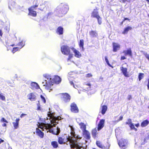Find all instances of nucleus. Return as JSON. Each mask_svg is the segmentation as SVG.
Listing matches in <instances>:
<instances>
[{
  "instance_id": "4468645a",
  "label": "nucleus",
  "mask_w": 149,
  "mask_h": 149,
  "mask_svg": "<svg viewBox=\"0 0 149 149\" xmlns=\"http://www.w3.org/2000/svg\"><path fill=\"white\" fill-rule=\"evenodd\" d=\"M98 10V9L96 8L95 9H94L93 11L92 12L91 14V17L93 18H97L99 16L98 12L97 11Z\"/></svg>"
},
{
  "instance_id": "603ef678",
  "label": "nucleus",
  "mask_w": 149,
  "mask_h": 149,
  "mask_svg": "<svg viewBox=\"0 0 149 149\" xmlns=\"http://www.w3.org/2000/svg\"><path fill=\"white\" fill-rule=\"evenodd\" d=\"M68 55H69L68 58L67 59L68 61L70 60V59L73 57V54H70Z\"/></svg>"
},
{
  "instance_id": "e2e57ef3",
  "label": "nucleus",
  "mask_w": 149,
  "mask_h": 149,
  "mask_svg": "<svg viewBox=\"0 0 149 149\" xmlns=\"http://www.w3.org/2000/svg\"><path fill=\"white\" fill-rule=\"evenodd\" d=\"M70 84L71 85H73L74 86V83H73V82L72 81H70Z\"/></svg>"
},
{
  "instance_id": "e433bc0d",
  "label": "nucleus",
  "mask_w": 149,
  "mask_h": 149,
  "mask_svg": "<svg viewBox=\"0 0 149 149\" xmlns=\"http://www.w3.org/2000/svg\"><path fill=\"white\" fill-rule=\"evenodd\" d=\"M0 99L3 101H6V97L2 93H0Z\"/></svg>"
},
{
  "instance_id": "20e7f679",
  "label": "nucleus",
  "mask_w": 149,
  "mask_h": 149,
  "mask_svg": "<svg viewBox=\"0 0 149 149\" xmlns=\"http://www.w3.org/2000/svg\"><path fill=\"white\" fill-rule=\"evenodd\" d=\"M47 116L48 117H50V118L52 119V120H51V124L53 125V124H56V121L57 120H61V117H55L54 116V114L52 113H51L50 111H49L47 114Z\"/></svg>"
},
{
  "instance_id": "f8f14e48",
  "label": "nucleus",
  "mask_w": 149,
  "mask_h": 149,
  "mask_svg": "<svg viewBox=\"0 0 149 149\" xmlns=\"http://www.w3.org/2000/svg\"><path fill=\"white\" fill-rule=\"evenodd\" d=\"M53 83L56 84H58L60 83L61 81V78L58 75H55L54 77L52 79Z\"/></svg>"
},
{
  "instance_id": "0e129e2a",
  "label": "nucleus",
  "mask_w": 149,
  "mask_h": 149,
  "mask_svg": "<svg viewBox=\"0 0 149 149\" xmlns=\"http://www.w3.org/2000/svg\"><path fill=\"white\" fill-rule=\"evenodd\" d=\"M75 138L76 139H81V138L80 137H79L78 136H75Z\"/></svg>"
},
{
  "instance_id": "c9c22d12",
  "label": "nucleus",
  "mask_w": 149,
  "mask_h": 149,
  "mask_svg": "<svg viewBox=\"0 0 149 149\" xmlns=\"http://www.w3.org/2000/svg\"><path fill=\"white\" fill-rule=\"evenodd\" d=\"M96 144L99 148H102L103 145L102 144L101 142L99 141H97L96 142Z\"/></svg>"
},
{
  "instance_id": "ddd939ff",
  "label": "nucleus",
  "mask_w": 149,
  "mask_h": 149,
  "mask_svg": "<svg viewBox=\"0 0 149 149\" xmlns=\"http://www.w3.org/2000/svg\"><path fill=\"white\" fill-rule=\"evenodd\" d=\"M83 135L84 137L86 139L89 140L91 138L90 133L86 130L83 132Z\"/></svg>"
},
{
  "instance_id": "a18cd8bd",
  "label": "nucleus",
  "mask_w": 149,
  "mask_h": 149,
  "mask_svg": "<svg viewBox=\"0 0 149 149\" xmlns=\"http://www.w3.org/2000/svg\"><path fill=\"white\" fill-rule=\"evenodd\" d=\"M60 132V129L57 127L56 128V131H55V135H58Z\"/></svg>"
},
{
  "instance_id": "c85d7f7f",
  "label": "nucleus",
  "mask_w": 149,
  "mask_h": 149,
  "mask_svg": "<svg viewBox=\"0 0 149 149\" xmlns=\"http://www.w3.org/2000/svg\"><path fill=\"white\" fill-rule=\"evenodd\" d=\"M110 145L108 141L106 142L102 146L103 149H109Z\"/></svg>"
},
{
  "instance_id": "79ce46f5",
  "label": "nucleus",
  "mask_w": 149,
  "mask_h": 149,
  "mask_svg": "<svg viewBox=\"0 0 149 149\" xmlns=\"http://www.w3.org/2000/svg\"><path fill=\"white\" fill-rule=\"evenodd\" d=\"M20 49L18 47H14L13 48L12 52L13 53H14L18 51Z\"/></svg>"
},
{
  "instance_id": "a19ab883",
  "label": "nucleus",
  "mask_w": 149,
  "mask_h": 149,
  "mask_svg": "<svg viewBox=\"0 0 149 149\" xmlns=\"http://www.w3.org/2000/svg\"><path fill=\"white\" fill-rule=\"evenodd\" d=\"M105 60L106 61V62L107 63V65L109 67H111L112 68H113V67L112 65H111V64H110L109 63V61H108V59H107V56H105Z\"/></svg>"
},
{
  "instance_id": "6ab92c4d",
  "label": "nucleus",
  "mask_w": 149,
  "mask_h": 149,
  "mask_svg": "<svg viewBox=\"0 0 149 149\" xmlns=\"http://www.w3.org/2000/svg\"><path fill=\"white\" fill-rule=\"evenodd\" d=\"M107 109V105H103L101 106V113L104 115L106 113Z\"/></svg>"
},
{
  "instance_id": "f704fd0d",
  "label": "nucleus",
  "mask_w": 149,
  "mask_h": 149,
  "mask_svg": "<svg viewBox=\"0 0 149 149\" xmlns=\"http://www.w3.org/2000/svg\"><path fill=\"white\" fill-rule=\"evenodd\" d=\"M71 127V130H72V131L71 132V133H70L71 134V135L72 136V137H73V138H75V137L76 135L75 134V132L74 131V130L73 129V128L72 127ZM69 136H67V138ZM69 137H70V136H69ZM71 138L72 139V137H71Z\"/></svg>"
},
{
  "instance_id": "1a4fd4ad",
  "label": "nucleus",
  "mask_w": 149,
  "mask_h": 149,
  "mask_svg": "<svg viewBox=\"0 0 149 149\" xmlns=\"http://www.w3.org/2000/svg\"><path fill=\"white\" fill-rule=\"evenodd\" d=\"M120 70L125 77H129V74L127 72V69L126 68H124L123 66L120 67Z\"/></svg>"
},
{
  "instance_id": "338daca9",
  "label": "nucleus",
  "mask_w": 149,
  "mask_h": 149,
  "mask_svg": "<svg viewBox=\"0 0 149 149\" xmlns=\"http://www.w3.org/2000/svg\"><path fill=\"white\" fill-rule=\"evenodd\" d=\"M45 6L44 7H43V8H39V9L40 10H41V11H43V9L45 8Z\"/></svg>"
},
{
  "instance_id": "a211bd4d",
  "label": "nucleus",
  "mask_w": 149,
  "mask_h": 149,
  "mask_svg": "<svg viewBox=\"0 0 149 149\" xmlns=\"http://www.w3.org/2000/svg\"><path fill=\"white\" fill-rule=\"evenodd\" d=\"M63 28L61 26L58 27L56 29V32L59 35H61L63 33Z\"/></svg>"
},
{
  "instance_id": "aec40b11",
  "label": "nucleus",
  "mask_w": 149,
  "mask_h": 149,
  "mask_svg": "<svg viewBox=\"0 0 149 149\" xmlns=\"http://www.w3.org/2000/svg\"><path fill=\"white\" fill-rule=\"evenodd\" d=\"M126 143L125 141L123 140H121L119 141L118 144L120 147L123 149H125L126 147Z\"/></svg>"
},
{
  "instance_id": "6e6d98bb",
  "label": "nucleus",
  "mask_w": 149,
  "mask_h": 149,
  "mask_svg": "<svg viewBox=\"0 0 149 149\" xmlns=\"http://www.w3.org/2000/svg\"><path fill=\"white\" fill-rule=\"evenodd\" d=\"M132 99V96L131 95H129L127 97V99L128 100H130Z\"/></svg>"
},
{
  "instance_id": "4c0bfd02",
  "label": "nucleus",
  "mask_w": 149,
  "mask_h": 149,
  "mask_svg": "<svg viewBox=\"0 0 149 149\" xmlns=\"http://www.w3.org/2000/svg\"><path fill=\"white\" fill-rule=\"evenodd\" d=\"M144 74L143 73H140L139 74L138 76V78L139 81H140L144 77Z\"/></svg>"
},
{
  "instance_id": "864d4df0",
  "label": "nucleus",
  "mask_w": 149,
  "mask_h": 149,
  "mask_svg": "<svg viewBox=\"0 0 149 149\" xmlns=\"http://www.w3.org/2000/svg\"><path fill=\"white\" fill-rule=\"evenodd\" d=\"M93 75L91 73H88L86 74V77H92Z\"/></svg>"
},
{
  "instance_id": "c756f323",
  "label": "nucleus",
  "mask_w": 149,
  "mask_h": 149,
  "mask_svg": "<svg viewBox=\"0 0 149 149\" xmlns=\"http://www.w3.org/2000/svg\"><path fill=\"white\" fill-rule=\"evenodd\" d=\"M58 143L61 145L64 144L65 143L64 138L62 137H58Z\"/></svg>"
},
{
  "instance_id": "393cba45",
  "label": "nucleus",
  "mask_w": 149,
  "mask_h": 149,
  "mask_svg": "<svg viewBox=\"0 0 149 149\" xmlns=\"http://www.w3.org/2000/svg\"><path fill=\"white\" fill-rule=\"evenodd\" d=\"M90 36L92 37H95L97 36V33L96 31L91 30L89 32Z\"/></svg>"
},
{
  "instance_id": "f257e3e1",
  "label": "nucleus",
  "mask_w": 149,
  "mask_h": 149,
  "mask_svg": "<svg viewBox=\"0 0 149 149\" xmlns=\"http://www.w3.org/2000/svg\"><path fill=\"white\" fill-rule=\"evenodd\" d=\"M67 141L70 142V146L72 149L76 148V149H84L85 148L82 146H79L78 143L77 142V139L73 140L71 137L67 138Z\"/></svg>"
},
{
  "instance_id": "0eeeda50",
  "label": "nucleus",
  "mask_w": 149,
  "mask_h": 149,
  "mask_svg": "<svg viewBox=\"0 0 149 149\" xmlns=\"http://www.w3.org/2000/svg\"><path fill=\"white\" fill-rule=\"evenodd\" d=\"M70 111L74 113H77L79 112L78 107L74 102L72 103L70 105Z\"/></svg>"
},
{
  "instance_id": "37998d69",
  "label": "nucleus",
  "mask_w": 149,
  "mask_h": 149,
  "mask_svg": "<svg viewBox=\"0 0 149 149\" xmlns=\"http://www.w3.org/2000/svg\"><path fill=\"white\" fill-rule=\"evenodd\" d=\"M96 18L97 19L98 23L99 24H101L102 23V21H101L102 18H101L99 16Z\"/></svg>"
},
{
  "instance_id": "7ed1b4c3",
  "label": "nucleus",
  "mask_w": 149,
  "mask_h": 149,
  "mask_svg": "<svg viewBox=\"0 0 149 149\" xmlns=\"http://www.w3.org/2000/svg\"><path fill=\"white\" fill-rule=\"evenodd\" d=\"M61 99L65 103L69 102L71 99V96L67 93H62L60 94Z\"/></svg>"
},
{
  "instance_id": "ea45409f",
  "label": "nucleus",
  "mask_w": 149,
  "mask_h": 149,
  "mask_svg": "<svg viewBox=\"0 0 149 149\" xmlns=\"http://www.w3.org/2000/svg\"><path fill=\"white\" fill-rule=\"evenodd\" d=\"M38 5L37 4H35V5H33L31 6V7L28 8V9H30L32 10H33L34 9H36V8L38 7Z\"/></svg>"
},
{
  "instance_id": "2eb2a0df",
  "label": "nucleus",
  "mask_w": 149,
  "mask_h": 149,
  "mask_svg": "<svg viewBox=\"0 0 149 149\" xmlns=\"http://www.w3.org/2000/svg\"><path fill=\"white\" fill-rule=\"evenodd\" d=\"M36 132L37 135L40 138H42L44 136V133L40 130L38 128H37L36 129Z\"/></svg>"
},
{
  "instance_id": "f3484780",
  "label": "nucleus",
  "mask_w": 149,
  "mask_h": 149,
  "mask_svg": "<svg viewBox=\"0 0 149 149\" xmlns=\"http://www.w3.org/2000/svg\"><path fill=\"white\" fill-rule=\"evenodd\" d=\"M19 120L20 119L19 118H17L15 120V122L13 123V127L15 129H17L19 127Z\"/></svg>"
},
{
  "instance_id": "58836bf2",
  "label": "nucleus",
  "mask_w": 149,
  "mask_h": 149,
  "mask_svg": "<svg viewBox=\"0 0 149 149\" xmlns=\"http://www.w3.org/2000/svg\"><path fill=\"white\" fill-rule=\"evenodd\" d=\"M129 125V126L130 127V128L131 130H134L135 131H137V129L134 127V125L132 123H131V124H130Z\"/></svg>"
},
{
  "instance_id": "72a5a7b5",
  "label": "nucleus",
  "mask_w": 149,
  "mask_h": 149,
  "mask_svg": "<svg viewBox=\"0 0 149 149\" xmlns=\"http://www.w3.org/2000/svg\"><path fill=\"white\" fill-rule=\"evenodd\" d=\"M18 46V47L21 49L24 45V44L22 41H21L18 43V44L16 45Z\"/></svg>"
},
{
  "instance_id": "4be33fe9",
  "label": "nucleus",
  "mask_w": 149,
  "mask_h": 149,
  "mask_svg": "<svg viewBox=\"0 0 149 149\" xmlns=\"http://www.w3.org/2000/svg\"><path fill=\"white\" fill-rule=\"evenodd\" d=\"M72 49L73 50L74 53V55L75 57L77 58H79L81 56V54L78 51L74 48H72Z\"/></svg>"
},
{
  "instance_id": "680f3d73",
  "label": "nucleus",
  "mask_w": 149,
  "mask_h": 149,
  "mask_svg": "<svg viewBox=\"0 0 149 149\" xmlns=\"http://www.w3.org/2000/svg\"><path fill=\"white\" fill-rule=\"evenodd\" d=\"M2 35H3V33L1 29H0V36H1V37H2Z\"/></svg>"
},
{
  "instance_id": "3c124183",
  "label": "nucleus",
  "mask_w": 149,
  "mask_h": 149,
  "mask_svg": "<svg viewBox=\"0 0 149 149\" xmlns=\"http://www.w3.org/2000/svg\"><path fill=\"white\" fill-rule=\"evenodd\" d=\"M146 58H147L149 61V54L147 53H145L143 54Z\"/></svg>"
},
{
  "instance_id": "a878e982",
  "label": "nucleus",
  "mask_w": 149,
  "mask_h": 149,
  "mask_svg": "<svg viewBox=\"0 0 149 149\" xmlns=\"http://www.w3.org/2000/svg\"><path fill=\"white\" fill-rule=\"evenodd\" d=\"M80 128L82 130V132L86 130V125L83 123H80L79 124Z\"/></svg>"
},
{
  "instance_id": "69168bd1",
  "label": "nucleus",
  "mask_w": 149,
  "mask_h": 149,
  "mask_svg": "<svg viewBox=\"0 0 149 149\" xmlns=\"http://www.w3.org/2000/svg\"><path fill=\"white\" fill-rule=\"evenodd\" d=\"M4 142V140L0 138V144L1 143L3 142Z\"/></svg>"
},
{
  "instance_id": "9b49d317",
  "label": "nucleus",
  "mask_w": 149,
  "mask_h": 149,
  "mask_svg": "<svg viewBox=\"0 0 149 149\" xmlns=\"http://www.w3.org/2000/svg\"><path fill=\"white\" fill-rule=\"evenodd\" d=\"M113 45V51L114 52H116L119 50L120 48V45L118 44L113 42L112 43Z\"/></svg>"
},
{
  "instance_id": "5701e85b",
  "label": "nucleus",
  "mask_w": 149,
  "mask_h": 149,
  "mask_svg": "<svg viewBox=\"0 0 149 149\" xmlns=\"http://www.w3.org/2000/svg\"><path fill=\"white\" fill-rule=\"evenodd\" d=\"M132 29V27L130 26H128L125 28L123 30V31L122 32V34H127L128 31L129 30H131Z\"/></svg>"
},
{
  "instance_id": "9d476101",
  "label": "nucleus",
  "mask_w": 149,
  "mask_h": 149,
  "mask_svg": "<svg viewBox=\"0 0 149 149\" xmlns=\"http://www.w3.org/2000/svg\"><path fill=\"white\" fill-rule=\"evenodd\" d=\"M104 119H102L100 120L97 125V130L98 131H100L104 127Z\"/></svg>"
},
{
  "instance_id": "423d86ee",
  "label": "nucleus",
  "mask_w": 149,
  "mask_h": 149,
  "mask_svg": "<svg viewBox=\"0 0 149 149\" xmlns=\"http://www.w3.org/2000/svg\"><path fill=\"white\" fill-rule=\"evenodd\" d=\"M68 10V8L67 6H63L58 11V15L59 17H62L65 14Z\"/></svg>"
},
{
  "instance_id": "13d9d810",
  "label": "nucleus",
  "mask_w": 149,
  "mask_h": 149,
  "mask_svg": "<svg viewBox=\"0 0 149 149\" xmlns=\"http://www.w3.org/2000/svg\"><path fill=\"white\" fill-rule=\"evenodd\" d=\"M126 58L124 56H122L120 58V60H123L125 59Z\"/></svg>"
},
{
  "instance_id": "dca6fc26",
  "label": "nucleus",
  "mask_w": 149,
  "mask_h": 149,
  "mask_svg": "<svg viewBox=\"0 0 149 149\" xmlns=\"http://www.w3.org/2000/svg\"><path fill=\"white\" fill-rule=\"evenodd\" d=\"M123 52L125 56L128 55L131 57H132V50L130 48H129L126 50L123 51Z\"/></svg>"
},
{
  "instance_id": "bf43d9fd",
  "label": "nucleus",
  "mask_w": 149,
  "mask_h": 149,
  "mask_svg": "<svg viewBox=\"0 0 149 149\" xmlns=\"http://www.w3.org/2000/svg\"><path fill=\"white\" fill-rule=\"evenodd\" d=\"M127 20L128 21L130 20V19L128 18L127 17H125L124 19H123V22H125V20Z\"/></svg>"
},
{
  "instance_id": "412c9836",
  "label": "nucleus",
  "mask_w": 149,
  "mask_h": 149,
  "mask_svg": "<svg viewBox=\"0 0 149 149\" xmlns=\"http://www.w3.org/2000/svg\"><path fill=\"white\" fill-rule=\"evenodd\" d=\"M28 10L29 11L28 15L31 16L33 17H36L37 16V13L36 11L30 9H28Z\"/></svg>"
},
{
  "instance_id": "4d7b16f0",
  "label": "nucleus",
  "mask_w": 149,
  "mask_h": 149,
  "mask_svg": "<svg viewBox=\"0 0 149 149\" xmlns=\"http://www.w3.org/2000/svg\"><path fill=\"white\" fill-rule=\"evenodd\" d=\"M27 115L25 113H22L20 116V117L21 118H22L24 116H26Z\"/></svg>"
},
{
  "instance_id": "6e6552de",
  "label": "nucleus",
  "mask_w": 149,
  "mask_h": 149,
  "mask_svg": "<svg viewBox=\"0 0 149 149\" xmlns=\"http://www.w3.org/2000/svg\"><path fill=\"white\" fill-rule=\"evenodd\" d=\"M28 98L31 101H35L36 100V96L35 93H30L27 95Z\"/></svg>"
},
{
  "instance_id": "49530a36",
  "label": "nucleus",
  "mask_w": 149,
  "mask_h": 149,
  "mask_svg": "<svg viewBox=\"0 0 149 149\" xmlns=\"http://www.w3.org/2000/svg\"><path fill=\"white\" fill-rule=\"evenodd\" d=\"M40 97L43 102L44 103H45L46 102V100L45 97H43L42 95H41Z\"/></svg>"
},
{
  "instance_id": "7c9ffc66",
  "label": "nucleus",
  "mask_w": 149,
  "mask_h": 149,
  "mask_svg": "<svg viewBox=\"0 0 149 149\" xmlns=\"http://www.w3.org/2000/svg\"><path fill=\"white\" fill-rule=\"evenodd\" d=\"M149 123V122L148 120H143L141 123V127H144L147 126Z\"/></svg>"
},
{
  "instance_id": "c03bdc74",
  "label": "nucleus",
  "mask_w": 149,
  "mask_h": 149,
  "mask_svg": "<svg viewBox=\"0 0 149 149\" xmlns=\"http://www.w3.org/2000/svg\"><path fill=\"white\" fill-rule=\"evenodd\" d=\"M51 128H50V129H46V130H49L47 131V132H49L51 133L52 134L55 135L54 130L52 129H51Z\"/></svg>"
},
{
  "instance_id": "473e14b6",
  "label": "nucleus",
  "mask_w": 149,
  "mask_h": 149,
  "mask_svg": "<svg viewBox=\"0 0 149 149\" xmlns=\"http://www.w3.org/2000/svg\"><path fill=\"white\" fill-rule=\"evenodd\" d=\"M79 46L80 47L82 48V49L84 48V41L83 40H80L79 43Z\"/></svg>"
},
{
  "instance_id": "774afa93",
  "label": "nucleus",
  "mask_w": 149,
  "mask_h": 149,
  "mask_svg": "<svg viewBox=\"0 0 149 149\" xmlns=\"http://www.w3.org/2000/svg\"><path fill=\"white\" fill-rule=\"evenodd\" d=\"M135 126L137 127H138L139 126V123H138L135 125Z\"/></svg>"
},
{
  "instance_id": "052dcab7",
  "label": "nucleus",
  "mask_w": 149,
  "mask_h": 149,
  "mask_svg": "<svg viewBox=\"0 0 149 149\" xmlns=\"http://www.w3.org/2000/svg\"><path fill=\"white\" fill-rule=\"evenodd\" d=\"M123 119V116H120V117H119V119L118 120V121H120V120H122Z\"/></svg>"
},
{
  "instance_id": "cd10ccee",
  "label": "nucleus",
  "mask_w": 149,
  "mask_h": 149,
  "mask_svg": "<svg viewBox=\"0 0 149 149\" xmlns=\"http://www.w3.org/2000/svg\"><path fill=\"white\" fill-rule=\"evenodd\" d=\"M31 86L32 89L35 88L37 89L40 88V87L38 84L35 82L32 83Z\"/></svg>"
},
{
  "instance_id": "8fccbe9b",
  "label": "nucleus",
  "mask_w": 149,
  "mask_h": 149,
  "mask_svg": "<svg viewBox=\"0 0 149 149\" xmlns=\"http://www.w3.org/2000/svg\"><path fill=\"white\" fill-rule=\"evenodd\" d=\"M37 110H41V107H40V105L39 101H38V103L37 104Z\"/></svg>"
},
{
  "instance_id": "5fc2aeb1",
  "label": "nucleus",
  "mask_w": 149,
  "mask_h": 149,
  "mask_svg": "<svg viewBox=\"0 0 149 149\" xmlns=\"http://www.w3.org/2000/svg\"><path fill=\"white\" fill-rule=\"evenodd\" d=\"M147 89L149 90V78L147 79Z\"/></svg>"
},
{
  "instance_id": "de8ad7c7",
  "label": "nucleus",
  "mask_w": 149,
  "mask_h": 149,
  "mask_svg": "<svg viewBox=\"0 0 149 149\" xmlns=\"http://www.w3.org/2000/svg\"><path fill=\"white\" fill-rule=\"evenodd\" d=\"M43 76L45 78H47V79H50L51 80V78H50V77L49 75L47 74H45Z\"/></svg>"
},
{
  "instance_id": "2f4dec72",
  "label": "nucleus",
  "mask_w": 149,
  "mask_h": 149,
  "mask_svg": "<svg viewBox=\"0 0 149 149\" xmlns=\"http://www.w3.org/2000/svg\"><path fill=\"white\" fill-rule=\"evenodd\" d=\"M52 146L54 148H57L58 147L57 142L55 141H52L51 143Z\"/></svg>"
},
{
  "instance_id": "09e8293b",
  "label": "nucleus",
  "mask_w": 149,
  "mask_h": 149,
  "mask_svg": "<svg viewBox=\"0 0 149 149\" xmlns=\"http://www.w3.org/2000/svg\"><path fill=\"white\" fill-rule=\"evenodd\" d=\"M128 122H126V124L130 125L131 123H132L131 120L130 119H128L127 120Z\"/></svg>"
},
{
  "instance_id": "bb28decb",
  "label": "nucleus",
  "mask_w": 149,
  "mask_h": 149,
  "mask_svg": "<svg viewBox=\"0 0 149 149\" xmlns=\"http://www.w3.org/2000/svg\"><path fill=\"white\" fill-rule=\"evenodd\" d=\"M0 122L2 123H4L2 124V126L3 127H6L7 126V123H8V122L6 120V119L4 118H2Z\"/></svg>"
},
{
  "instance_id": "f03ea898",
  "label": "nucleus",
  "mask_w": 149,
  "mask_h": 149,
  "mask_svg": "<svg viewBox=\"0 0 149 149\" xmlns=\"http://www.w3.org/2000/svg\"><path fill=\"white\" fill-rule=\"evenodd\" d=\"M38 127L42 129L44 131V129H49L50 128H52L53 127H55L56 124L53 125L50 124L49 123H38Z\"/></svg>"
},
{
  "instance_id": "b1692460",
  "label": "nucleus",
  "mask_w": 149,
  "mask_h": 149,
  "mask_svg": "<svg viewBox=\"0 0 149 149\" xmlns=\"http://www.w3.org/2000/svg\"><path fill=\"white\" fill-rule=\"evenodd\" d=\"M91 133L92 136L93 138H95L97 137L98 132L96 128L92 130Z\"/></svg>"
},
{
  "instance_id": "39448f33",
  "label": "nucleus",
  "mask_w": 149,
  "mask_h": 149,
  "mask_svg": "<svg viewBox=\"0 0 149 149\" xmlns=\"http://www.w3.org/2000/svg\"><path fill=\"white\" fill-rule=\"evenodd\" d=\"M61 51L64 54L68 55L70 53V47L67 45H63L61 47Z\"/></svg>"
}]
</instances>
